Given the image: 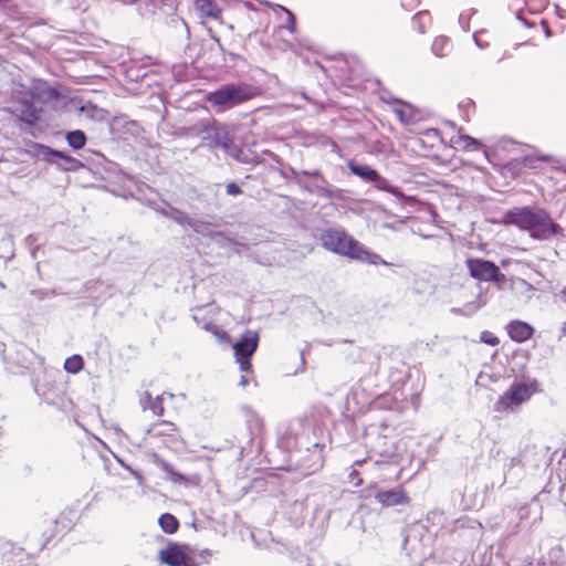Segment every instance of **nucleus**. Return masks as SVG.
I'll use <instances>...</instances> for the list:
<instances>
[{"mask_svg": "<svg viewBox=\"0 0 566 566\" xmlns=\"http://www.w3.org/2000/svg\"><path fill=\"white\" fill-rule=\"evenodd\" d=\"M501 223L527 231L535 240H549L563 231L543 208L514 207L503 214Z\"/></svg>", "mask_w": 566, "mask_h": 566, "instance_id": "1", "label": "nucleus"}, {"mask_svg": "<svg viewBox=\"0 0 566 566\" xmlns=\"http://www.w3.org/2000/svg\"><path fill=\"white\" fill-rule=\"evenodd\" d=\"M61 94L56 87L51 86L46 81L34 80L30 87L21 91L14 102V115L25 125L33 127L42 119L43 108L35 105L36 102L46 104L56 102Z\"/></svg>", "mask_w": 566, "mask_h": 566, "instance_id": "2", "label": "nucleus"}, {"mask_svg": "<svg viewBox=\"0 0 566 566\" xmlns=\"http://www.w3.org/2000/svg\"><path fill=\"white\" fill-rule=\"evenodd\" d=\"M319 241L324 249L342 256L374 265L386 264L377 253L368 251L343 228H328L323 230L319 234Z\"/></svg>", "mask_w": 566, "mask_h": 566, "instance_id": "3", "label": "nucleus"}, {"mask_svg": "<svg viewBox=\"0 0 566 566\" xmlns=\"http://www.w3.org/2000/svg\"><path fill=\"white\" fill-rule=\"evenodd\" d=\"M211 556L208 548L197 551L187 544L169 542L159 551L158 560L167 566H201L209 564Z\"/></svg>", "mask_w": 566, "mask_h": 566, "instance_id": "4", "label": "nucleus"}, {"mask_svg": "<svg viewBox=\"0 0 566 566\" xmlns=\"http://www.w3.org/2000/svg\"><path fill=\"white\" fill-rule=\"evenodd\" d=\"M256 94L258 92L252 85L245 83L227 84L209 93L206 99L216 107H232L252 99Z\"/></svg>", "mask_w": 566, "mask_h": 566, "instance_id": "5", "label": "nucleus"}, {"mask_svg": "<svg viewBox=\"0 0 566 566\" xmlns=\"http://www.w3.org/2000/svg\"><path fill=\"white\" fill-rule=\"evenodd\" d=\"M538 391V382L535 379L527 382H514L497 398L495 410L499 412L511 411L515 407L528 401Z\"/></svg>", "mask_w": 566, "mask_h": 566, "instance_id": "6", "label": "nucleus"}, {"mask_svg": "<svg viewBox=\"0 0 566 566\" xmlns=\"http://www.w3.org/2000/svg\"><path fill=\"white\" fill-rule=\"evenodd\" d=\"M259 340L260 336L256 331L245 329L240 339L232 345L235 361L241 371H252L251 357L258 349Z\"/></svg>", "mask_w": 566, "mask_h": 566, "instance_id": "7", "label": "nucleus"}, {"mask_svg": "<svg viewBox=\"0 0 566 566\" xmlns=\"http://www.w3.org/2000/svg\"><path fill=\"white\" fill-rule=\"evenodd\" d=\"M470 276L480 282L504 283L505 275L492 261L480 258H468L465 260Z\"/></svg>", "mask_w": 566, "mask_h": 566, "instance_id": "8", "label": "nucleus"}, {"mask_svg": "<svg viewBox=\"0 0 566 566\" xmlns=\"http://www.w3.org/2000/svg\"><path fill=\"white\" fill-rule=\"evenodd\" d=\"M375 499L384 507L409 505L411 502V499L403 485H398L390 490H378L375 494Z\"/></svg>", "mask_w": 566, "mask_h": 566, "instance_id": "9", "label": "nucleus"}, {"mask_svg": "<svg viewBox=\"0 0 566 566\" xmlns=\"http://www.w3.org/2000/svg\"><path fill=\"white\" fill-rule=\"evenodd\" d=\"M509 337L515 343H525L533 338L535 328L521 319H512L505 325Z\"/></svg>", "mask_w": 566, "mask_h": 566, "instance_id": "10", "label": "nucleus"}, {"mask_svg": "<svg viewBox=\"0 0 566 566\" xmlns=\"http://www.w3.org/2000/svg\"><path fill=\"white\" fill-rule=\"evenodd\" d=\"M30 146L36 153V155L41 156L43 158V160H45L46 163L52 164L53 157H56V158L63 159L65 163L72 165V166L80 165V161L77 159H75L74 157H72L63 151L55 150L46 145L39 144L35 142H30Z\"/></svg>", "mask_w": 566, "mask_h": 566, "instance_id": "11", "label": "nucleus"}, {"mask_svg": "<svg viewBox=\"0 0 566 566\" xmlns=\"http://www.w3.org/2000/svg\"><path fill=\"white\" fill-rule=\"evenodd\" d=\"M432 27V17L423 10L416 13L410 21V36L417 39L424 35Z\"/></svg>", "mask_w": 566, "mask_h": 566, "instance_id": "12", "label": "nucleus"}, {"mask_svg": "<svg viewBox=\"0 0 566 566\" xmlns=\"http://www.w3.org/2000/svg\"><path fill=\"white\" fill-rule=\"evenodd\" d=\"M195 9L205 20H220L222 15V10L214 0H196Z\"/></svg>", "mask_w": 566, "mask_h": 566, "instance_id": "13", "label": "nucleus"}, {"mask_svg": "<svg viewBox=\"0 0 566 566\" xmlns=\"http://www.w3.org/2000/svg\"><path fill=\"white\" fill-rule=\"evenodd\" d=\"M147 432L153 438L175 439L178 436L179 430L174 422L159 420L153 423Z\"/></svg>", "mask_w": 566, "mask_h": 566, "instance_id": "14", "label": "nucleus"}, {"mask_svg": "<svg viewBox=\"0 0 566 566\" xmlns=\"http://www.w3.org/2000/svg\"><path fill=\"white\" fill-rule=\"evenodd\" d=\"M347 167L349 171L368 182H379L384 179L380 177L377 170L373 169L368 165L357 164L355 160H348Z\"/></svg>", "mask_w": 566, "mask_h": 566, "instance_id": "15", "label": "nucleus"}, {"mask_svg": "<svg viewBox=\"0 0 566 566\" xmlns=\"http://www.w3.org/2000/svg\"><path fill=\"white\" fill-rule=\"evenodd\" d=\"M453 49V44L450 38L446 35H438L433 39L431 43V52L437 57H447L451 54Z\"/></svg>", "mask_w": 566, "mask_h": 566, "instance_id": "16", "label": "nucleus"}, {"mask_svg": "<svg viewBox=\"0 0 566 566\" xmlns=\"http://www.w3.org/2000/svg\"><path fill=\"white\" fill-rule=\"evenodd\" d=\"M216 120L213 118H206L195 123L188 127H184V135H199L214 129Z\"/></svg>", "mask_w": 566, "mask_h": 566, "instance_id": "17", "label": "nucleus"}, {"mask_svg": "<svg viewBox=\"0 0 566 566\" xmlns=\"http://www.w3.org/2000/svg\"><path fill=\"white\" fill-rule=\"evenodd\" d=\"M158 524L167 534L176 533L180 526L178 518L170 513L161 514L158 518Z\"/></svg>", "mask_w": 566, "mask_h": 566, "instance_id": "18", "label": "nucleus"}, {"mask_svg": "<svg viewBox=\"0 0 566 566\" xmlns=\"http://www.w3.org/2000/svg\"><path fill=\"white\" fill-rule=\"evenodd\" d=\"M202 328L213 335L220 344H229L231 338L229 334L218 324L213 322L206 323Z\"/></svg>", "mask_w": 566, "mask_h": 566, "instance_id": "19", "label": "nucleus"}, {"mask_svg": "<svg viewBox=\"0 0 566 566\" xmlns=\"http://www.w3.org/2000/svg\"><path fill=\"white\" fill-rule=\"evenodd\" d=\"M455 145L465 151H476L482 148V143L471 136L460 135L454 142Z\"/></svg>", "mask_w": 566, "mask_h": 566, "instance_id": "20", "label": "nucleus"}, {"mask_svg": "<svg viewBox=\"0 0 566 566\" xmlns=\"http://www.w3.org/2000/svg\"><path fill=\"white\" fill-rule=\"evenodd\" d=\"M146 405L145 409H149L155 416L161 417L165 413L164 408V397L156 396L151 397L149 394H146Z\"/></svg>", "mask_w": 566, "mask_h": 566, "instance_id": "21", "label": "nucleus"}, {"mask_svg": "<svg viewBox=\"0 0 566 566\" xmlns=\"http://www.w3.org/2000/svg\"><path fill=\"white\" fill-rule=\"evenodd\" d=\"M86 140L87 138L83 130L76 129L66 134V142L73 149H82Z\"/></svg>", "mask_w": 566, "mask_h": 566, "instance_id": "22", "label": "nucleus"}, {"mask_svg": "<svg viewBox=\"0 0 566 566\" xmlns=\"http://www.w3.org/2000/svg\"><path fill=\"white\" fill-rule=\"evenodd\" d=\"M84 367V360L81 355L67 357L64 361V368L70 374H77Z\"/></svg>", "mask_w": 566, "mask_h": 566, "instance_id": "23", "label": "nucleus"}, {"mask_svg": "<svg viewBox=\"0 0 566 566\" xmlns=\"http://www.w3.org/2000/svg\"><path fill=\"white\" fill-rule=\"evenodd\" d=\"M480 340L490 346H497L500 344L499 337L489 331H483L481 333Z\"/></svg>", "mask_w": 566, "mask_h": 566, "instance_id": "24", "label": "nucleus"}, {"mask_svg": "<svg viewBox=\"0 0 566 566\" xmlns=\"http://www.w3.org/2000/svg\"><path fill=\"white\" fill-rule=\"evenodd\" d=\"M166 471L169 474V478L174 483L185 484L188 482V480L185 475L175 471L172 468L166 467Z\"/></svg>", "mask_w": 566, "mask_h": 566, "instance_id": "25", "label": "nucleus"}, {"mask_svg": "<svg viewBox=\"0 0 566 566\" xmlns=\"http://www.w3.org/2000/svg\"><path fill=\"white\" fill-rule=\"evenodd\" d=\"M226 192L229 196H238L242 193V189L235 182H229L226 186Z\"/></svg>", "mask_w": 566, "mask_h": 566, "instance_id": "26", "label": "nucleus"}, {"mask_svg": "<svg viewBox=\"0 0 566 566\" xmlns=\"http://www.w3.org/2000/svg\"><path fill=\"white\" fill-rule=\"evenodd\" d=\"M395 114L402 123L408 124L410 122V116L407 115L405 109L396 108Z\"/></svg>", "mask_w": 566, "mask_h": 566, "instance_id": "27", "label": "nucleus"}, {"mask_svg": "<svg viewBox=\"0 0 566 566\" xmlns=\"http://www.w3.org/2000/svg\"><path fill=\"white\" fill-rule=\"evenodd\" d=\"M286 13H287V29L291 30V31H294V28H295V17L293 15V13L290 11V10H285Z\"/></svg>", "mask_w": 566, "mask_h": 566, "instance_id": "28", "label": "nucleus"}, {"mask_svg": "<svg viewBox=\"0 0 566 566\" xmlns=\"http://www.w3.org/2000/svg\"><path fill=\"white\" fill-rule=\"evenodd\" d=\"M254 422H255V426L258 427V429H259L260 433H262V434H263V432H264V422H263V420H261V419L256 418V419L254 420Z\"/></svg>", "mask_w": 566, "mask_h": 566, "instance_id": "29", "label": "nucleus"}, {"mask_svg": "<svg viewBox=\"0 0 566 566\" xmlns=\"http://www.w3.org/2000/svg\"><path fill=\"white\" fill-rule=\"evenodd\" d=\"M536 163L535 159H532V158H525L524 159V166L525 167H528V168H533L535 167L534 164Z\"/></svg>", "mask_w": 566, "mask_h": 566, "instance_id": "30", "label": "nucleus"}, {"mask_svg": "<svg viewBox=\"0 0 566 566\" xmlns=\"http://www.w3.org/2000/svg\"><path fill=\"white\" fill-rule=\"evenodd\" d=\"M562 334L566 336V321L562 324Z\"/></svg>", "mask_w": 566, "mask_h": 566, "instance_id": "31", "label": "nucleus"}, {"mask_svg": "<svg viewBox=\"0 0 566 566\" xmlns=\"http://www.w3.org/2000/svg\"><path fill=\"white\" fill-rule=\"evenodd\" d=\"M240 385L247 386L248 385V379L245 377H241Z\"/></svg>", "mask_w": 566, "mask_h": 566, "instance_id": "32", "label": "nucleus"}, {"mask_svg": "<svg viewBox=\"0 0 566 566\" xmlns=\"http://www.w3.org/2000/svg\"><path fill=\"white\" fill-rule=\"evenodd\" d=\"M358 475H359V473H358V471H356V470H354V471L349 474V476H350L352 479H354V478H356V476H358Z\"/></svg>", "mask_w": 566, "mask_h": 566, "instance_id": "33", "label": "nucleus"}, {"mask_svg": "<svg viewBox=\"0 0 566 566\" xmlns=\"http://www.w3.org/2000/svg\"><path fill=\"white\" fill-rule=\"evenodd\" d=\"M365 462V460H357L354 462V465H361Z\"/></svg>", "mask_w": 566, "mask_h": 566, "instance_id": "34", "label": "nucleus"}, {"mask_svg": "<svg viewBox=\"0 0 566 566\" xmlns=\"http://www.w3.org/2000/svg\"><path fill=\"white\" fill-rule=\"evenodd\" d=\"M560 294L566 298V287L560 291Z\"/></svg>", "mask_w": 566, "mask_h": 566, "instance_id": "35", "label": "nucleus"}, {"mask_svg": "<svg viewBox=\"0 0 566 566\" xmlns=\"http://www.w3.org/2000/svg\"><path fill=\"white\" fill-rule=\"evenodd\" d=\"M361 484V479H358V481L356 482V485H360Z\"/></svg>", "mask_w": 566, "mask_h": 566, "instance_id": "36", "label": "nucleus"}, {"mask_svg": "<svg viewBox=\"0 0 566 566\" xmlns=\"http://www.w3.org/2000/svg\"><path fill=\"white\" fill-rule=\"evenodd\" d=\"M9 0H0V3H7Z\"/></svg>", "mask_w": 566, "mask_h": 566, "instance_id": "37", "label": "nucleus"}]
</instances>
